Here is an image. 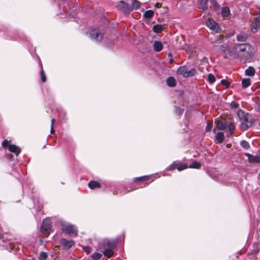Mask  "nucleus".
<instances>
[{
	"instance_id": "obj_1",
	"label": "nucleus",
	"mask_w": 260,
	"mask_h": 260,
	"mask_svg": "<svg viewBox=\"0 0 260 260\" xmlns=\"http://www.w3.org/2000/svg\"><path fill=\"white\" fill-rule=\"evenodd\" d=\"M234 50L237 58L246 61L252 55L254 48L248 44H237L234 46Z\"/></svg>"
},
{
	"instance_id": "obj_2",
	"label": "nucleus",
	"mask_w": 260,
	"mask_h": 260,
	"mask_svg": "<svg viewBox=\"0 0 260 260\" xmlns=\"http://www.w3.org/2000/svg\"><path fill=\"white\" fill-rule=\"evenodd\" d=\"M117 242L113 240L105 239L102 242V247L104 249L103 254L109 258L114 254V249L116 247Z\"/></svg>"
},
{
	"instance_id": "obj_3",
	"label": "nucleus",
	"mask_w": 260,
	"mask_h": 260,
	"mask_svg": "<svg viewBox=\"0 0 260 260\" xmlns=\"http://www.w3.org/2000/svg\"><path fill=\"white\" fill-rule=\"evenodd\" d=\"M237 115L241 122L240 127L242 129L246 130L252 125V120L243 111L239 110Z\"/></svg>"
},
{
	"instance_id": "obj_4",
	"label": "nucleus",
	"mask_w": 260,
	"mask_h": 260,
	"mask_svg": "<svg viewBox=\"0 0 260 260\" xmlns=\"http://www.w3.org/2000/svg\"><path fill=\"white\" fill-rule=\"evenodd\" d=\"M177 73L178 75H180L184 78H187L194 76L196 73V70L193 68L188 70L187 67L184 66L179 67L177 71Z\"/></svg>"
},
{
	"instance_id": "obj_5",
	"label": "nucleus",
	"mask_w": 260,
	"mask_h": 260,
	"mask_svg": "<svg viewBox=\"0 0 260 260\" xmlns=\"http://www.w3.org/2000/svg\"><path fill=\"white\" fill-rule=\"evenodd\" d=\"M90 38L96 42L101 41L103 38V30L97 28H91L89 30Z\"/></svg>"
},
{
	"instance_id": "obj_6",
	"label": "nucleus",
	"mask_w": 260,
	"mask_h": 260,
	"mask_svg": "<svg viewBox=\"0 0 260 260\" xmlns=\"http://www.w3.org/2000/svg\"><path fill=\"white\" fill-rule=\"evenodd\" d=\"M62 230L67 234L71 236H76L78 231L76 228L70 223H63L62 225Z\"/></svg>"
},
{
	"instance_id": "obj_7",
	"label": "nucleus",
	"mask_w": 260,
	"mask_h": 260,
	"mask_svg": "<svg viewBox=\"0 0 260 260\" xmlns=\"http://www.w3.org/2000/svg\"><path fill=\"white\" fill-rule=\"evenodd\" d=\"M117 8L118 10L125 14H129L132 11V8L130 6L122 1H121L117 3Z\"/></svg>"
},
{
	"instance_id": "obj_8",
	"label": "nucleus",
	"mask_w": 260,
	"mask_h": 260,
	"mask_svg": "<svg viewBox=\"0 0 260 260\" xmlns=\"http://www.w3.org/2000/svg\"><path fill=\"white\" fill-rule=\"evenodd\" d=\"M207 25L210 29L216 33L219 32L221 30L219 24L212 19H208L207 22Z\"/></svg>"
},
{
	"instance_id": "obj_9",
	"label": "nucleus",
	"mask_w": 260,
	"mask_h": 260,
	"mask_svg": "<svg viewBox=\"0 0 260 260\" xmlns=\"http://www.w3.org/2000/svg\"><path fill=\"white\" fill-rule=\"evenodd\" d=\"M51 223L49 219H45L42 222L41 230L44 234H48L51 229Z\"/></svg>"
},
{
	"instance_id": "obj_10",
	"label": "nucleus",
	"mask_w": 260,
	"mask_h": 260,
	"mask_svg": "<svg viewBox=\"0 0 260 260\" xmlns=\"http://www.w3.org/2000/svg\"><path fill=\"white\" fill-rule=\"evenodd\" d=\"M260 27V13L258 14L254 18V21L251 24V31L255 33Z\"/></svg>"
},
{
	"instance_id": "obj_11",
	"label": "nucleus",
	"mask_w": 260,
	"mask_h": 260,
	"mask_svg": "<svg viewBox=\"0 0 260 260\" xmlns=\"http://www.w3.org/2000/svg\"><path fill=\"white\" fill-rule=\"evenodd\" d=\"M60 243L64 248L69 249L74 244V242L73 240L68 241L62 238L60 239Z\"/></svg>"
},
{
	"instance_id": "obj_12",
	"label": "nucleus",
	"mask_w": 260,
	"mask_h": 260,
	"mask_svg": "<svg viewBox=\"0 0 260 260\" xmlns=\"http://www.w3.org/2000/svg\"><path fill=\"white\" fill-rule=\"evenodd\" d=\"M248 157V160L250 163H259L260 157L258 155H253L249 153H245Z\"/></svg>"
},
{
	"instance_id": "obj_13",
	"label": "nucleus",
	"mask_w": 260,
	"mask_h": 260,
	"mask_svg": "<svg viewBox=\"0 0 260 260\" xmlns=\"http://www.w3.org/2000/svg\"><path fill=\"white\" fill-rule=\"evenodd\" d=\"M209 0H198V3L199 5L200 9H202V11L206 12L208 10L207 4Z\"/></svg>"
},
{
	"instance_id": "obj_14",
	"label": "nucleus",
	"mask_w": 260,
	"mask_h": 260,
	"mask_svg": "<svg viewBox=\"0 0 260 260\" xmlns=\"http://www.w3.org/2000/svg\"><path fill=\"white\" fill-rule=\"evenodd\" d=\"M9 150L15 153L16 155H18L21 152L20 148L16 145L13 144L9 145Z\"/></svg>"
},
{
	"instance_id": "obj_15",
	"label": "nucleus",
	"mask_w": 260,
	"mask_h": 260,
	"mask_svg": "<svg viewBox=\"0 0 260 260\" xmlns=\"http://www.w3.org/2000/svg\"><path fill=\"white\" fill-rule=\"evenodd\" d=\"M216 127L219 130H225L227 127V123L224 120H218L216 124Z\"/></svg>"
},
{
	"instance_id": "obj_16",
	"label": "nucleus",
	"mask_w": 260,
	"mask_h": 260,
	"mask_svg": "<svg viewBox=\"0 0 260 260\" xmlns=\"http://www.w3.org/2000/svg\"><path fill=\"white\" fill-rule=\"evenodd\" d=\"M153 48L155 51L159 52L162 49V44L160 42L155 41L153 43Z\"/></svg>"
},
{
	"instance_id": "obj_17",
	"label": "nucleus",
	"mask_w": 260,
	"mask_h": 260,
	"mask_svg": "<svg viewBox=\"0 0 260 260\" xmlns=\"http://www.w3.org/2000/svg\"><path fill=\"white\" fill-rule=\"evenodd\" d=\"M224 139V134L222 132H218L216 136V140L217 143H222Z\"/></svg>"
},
{
	"instance_id": "obj_18",
	"label": "nucleus",
	"mask_w": 260,
	"mask_h": 260,
	"mask_svg": "<svg viewBox=\"0 0 260 260\" xmlns=\"http://www.w3.org/2000/svg\"><path fill=\"white\" fill-rule=\"evenodd\" d=\"M167 83L168 86L174 87L176 85V80L173 77H169L167 79Z\"/></svg>"
},
{
	"instance_id": "obj_19",
	"label": "nucleus",
	"mask_w": 260,
	"mask_h": 260,
	"mask_svg": "<svg viewBox=\"0 0 260 260\" xmlns=\"http://www.w3.org/2000/svg\"><path fill=\"white\" fill-rule=\"evenodd\" d=\"M255 73V69L254 68L252 67H249L246 70H245V74L247 76H253L254 75Z\"/></svg>"
},
{
	"instance_id": "obj_20",
	"label": "nucleus",
	"mask_w": 260,
	"mask_h": 260,
	"mask_svg": "<svg viewBox=\"0 0 260 260\" xmlns=\"http://www.w3.org/2000/svg\"><path fill=\"white\" fill-rule=\"evenodd\" d=\"M101 186L100 184L95 181H90L88 183V186L90 188L93 189L95 188L100 187Z\"/></svg>"
},
{
	"instance_id": "obj_21",
	"label": "nucleus",
	"mask_w": 260,
	"mask_h": 260,
	"mask_svg": "<svg viewBox=\"0 0 260 260\" xmlns=\"http://www.w3.org/2000/svg\"><path fill=\"white\" fill-rule=\"evenodd\" d=\"M237 39L239 42H245L247 39V35L245 33H242L237 36Z\"/></svg>"
},
{
	"instance_id": "obj_22",
	"label": "nucleus",
	"mask_w": 260,
	"mask_h": 260,
	"mask_svg": "<svg viewBox=\"0 0 260 260\" xmlns=\"http://www.w3.org/2000/svg\"><path fill=\"white\" fill-rule=\"evenodd\" d=\"M230 14V10L229 7H225L222 8L221 15L223 17H228Z\"/></svg>"
},
{
	"instance_id": "obj_23",
	"label": "nucleus",
	"mask_w": 260,
	"mask_h": 260,
	"mask_svg": "<svg viewBox=\"0 0 260 260\" xmlns=\"http://www.w3.org/2000/svg\"><path fill=\"white\" fill-rule=\"evenodd\" d=\"M228 129H225L226 131H228L229 135H232L235 131V125L232 122H230L228 125L227 124Z\"/></svg>"
},
{
	"instance_id": "obj_24",
	"label": "nucleus",
	"mask_w": 260,
	"mask_h": 260,
	"mask_svg": "<svg viewBox=\"0 0 260 260\" xmlns=\"http://www.w3.org/2000/svg\"><path fill=\"white\" fill-rule=\"evenodd\" d=\"M251 84L250 79L249 78L243 79L242 81V87L244 88L249 87Z\"/></svg>"
},
{
	"instance_id": "obj_25",
	"label": "nucleus",
	"mask_w": 260,
	"mask_h": 260,
	"mask_svg": "<svg viewBox=\"0 0 260 260\" xmlns=\"http://www.w3.org/2000/svg\"><path fill=\"white\" fill-rule=\"evenodd\" d=\"M224 40V37L223 35H221L219 36H217V37L215 38L214 40H212L211 41L212 43H221L223 42Z\"/></svg>"
},
{
	"instance_id": "obj_26",
	"label": "nucleus",
	"mask_w": 260,
	"mask_h": 260,
	"mask_svg": "<svg viewBox=\"0 0 260 260\" xmlns=\"http://www.w3.org/2000/svg\"><path fill=\"white\" fill-rule=\"evenodd\" d=\"M153 30L155 33H159L162 30V26L160 24H156L153 26Z\"/></svg>"
},
{
	"instance_id": "obj_27",
	"label": "nucleus",
	"mask_w": 260,
	"mask_h": 260,
	"mask_svg": "<svg viewBox=\"0 0 260 260\" xmlns=\"http://www.w3.org/2000/svg\"><path fill=\"white\" fill-rule=\"evenodd\" d=\"M154 15V12L152 10H147L144 13V17L145 18H151Z\"/></svg>"
},
{
	"instance_id": "obj_28",
	"label": "nucleus",
	"mask_w": 260,
	"mask_h": 260,
	"mask_svg": "<svg viewBox=\"0 0 260 260\" xmlns=\"http://www.w3.org/2000/svg\"><path fill=\"white\" fill-rule=\"evenodd\" d=\"M240 144V146L245 149H248L250 147L248 142L245 140H242Z\"/></svg>"
},
{
	"instance_id": "obj_29",
	"label": "nucleus",
	"mask_w": 260,
	"mask_h": 260,
	"mask_svg": "<svg viewBox=\"0 0 260 260\" xmlns=\"http://www.w3.org/2000/svg\"><path fill=\"white\" fill-rule=\"evenodd\" d=\"M210 2L211 4V8H213L214 10H216L218 8L219 6L216 0H210Z\"/></svg>"
},
{
	"instance_id": "obj_30",
	"label": "nucleus",
	"mask_w": 260,
	"mask_h": 260,
	"mask_svg": "<svg viewBox=\"0 0 260 260\" xmlns=\"http://www.w3.org/2000/svg\"><path fill=\"white\" fill-rule=\"evenodd\" d=\"M201 167V164L200 162H197V161H193L192 162L189 166L190 168H195V169H199Z\"/></svg>"
},
{
	"instance_id": "obj_31",
	"label": "nucleus",
	"mask_w": 260,
	"mask_h": 260,
	"mask_svg": "<svg viewBox=\"0 0 260 260\" xmlns=\"http://www.w3.org/2000/svg\"><path fill=\"white\" fill-rule=\"evenodd\" d=\"M102 254L100 253L95 252L91 255V258L93 260H98L101 258Z\"/></svg>"
},
{
	"instance_id": "obj_32",
	"label": "nucleus",
	"mask_w": 260,
	"mask_h": 260,
	"mask_svg": "<svg viewBox=\"0 0 260 260\" xmlns=\"http://www.w3.org/2000/svg\"><path fill=\"white\" fill-rule=\"evenodd\" d=\"M132 5V7L135 9H138L140 7V3L137 1L134 0Z\"/></svg>"
},
{
	"instance_id": "obj_33",
	"label": "nucleus",
	"mask_w": 260,
	"mask_h": 260,
	"mask_svg": "<svg viewBox=\"0 0 260 260\" xmlns=\"http://www.w3.org/2000/svg\"><path fill=\"white\" fill-rule=\"evenodd\" d=\"M179 164V161H174L171 165V166L170 167V168L168 169L169 170H174L175 169V168L178 166Z\"/></svg>"
},
{
	"instance_id": "obj_34",
	"label": "nucleus",
	"mask_w": 260,
	"mask_h": 260,
	"mask_svg": "<svg viewBox=\"0 0 260 260\" xmlns=\"http://www.w3.org/2000/svg\"><path fill=\"white\" fill-rule=\"evenodd\" d=\"M208 80L210 83H213L215 81V78L212 74H209L208 76Z\"/></svg>"
},
{
	"instance_id": "obj_35",
	"label": "nucleus",
	"mask_w": 260,
	"mask_h": 260,
	"mask_svg": "<svg viewBox=\"0 0 260 260\" xmlns=\"http://www.w3.org/2000/svg\"><path fill=\"white\" fill-rule=\"evenodd\" d=\"M47 258V254L44 252H42L40 253L39 258L40 260H46Z\"/></svg>"
},
{
	"instance_id": "obj_36",
	"label": "nucleus",
	"mask_w": 260,
	"mask_h": 260,
	"mask_svg": "<svg viewBox=\"0 0 260 260\" xmlns=\"http://www.w3.org/2000/svg\"><path fill=\"white\" fill-rule=\"evenodd\" d=\"M188 168V166L186 164H183V165H181L179 166H178L177 167V170L179 171H182L184 169H186Z\"/></svg>"
},
{
	"instance_id": "obj_37",
	"label": "nucleus",
	"mask_w": 260,
	"mask_h": 260,
	"mask_svg": "<svg viewBox=\"0 0 260 260\" xmlns=\"http://www.w3.org/2000/svg\"><path fill=\"white\" fill-rule=\"evenodd\" d=\"M40 75H41L42 81L43 82H45L46 81V76H45V73H44L43 70L41 71V72L40 73Z\"/></svg>"
},
{
	"instance_id": "obj_38",
	"label": "nucleus",
	"mask_w": 260,
	"mask_h": 260,
	"mask_svg": "<svg viewBox=\"0 0 260 260\" xmlns=\"http://www.w3.org/2000/svg\"><path fill=\"white\" fill-rule=\"evenodd\" d=\"M9 142L7 140H5L3 141V142L2 143V145L3 147L6 148L8 146L9 147Z\"/></svg>"
},
{
	"instance_id": "obj_39",
	"label": "nucleus",
	"mask_w": 260,
	"mask_h": 260,
	"mask_svg": "<svg viewBox=\"0 0 260 260\" xmlns=\"http://www.w3.org/2000/svg\"><path fill=\"white\" fill-rule=\"evenodd\" d=\"M221 83L223 85H224L227 87L230 86V83L226 80H222Z\"/></svg>"
},
{
	"instance_id": "obj_40",
	"label": "nucleus",
	"mask_w": 260,
	"mask_h": 260,
	"mask_svg": "<svg viewBox=\"0 0 260 260\" xmlns=\"http://www.w3.org/2000/svg\"><path fill=\"white\" fill-rule=\"evenodd\" d=\"M83 249L86 252V253L88 254V253H90L91 248L89 246H86V247H84Z\"/></svg>"
},
{
	"instance_id": "obj_41",
	"label": "nucleus",
	"mask_w": 260,
	"mask_h": 260,
	"mask_svg": "<svg viewBox=\"0 0 260 260\" xmlns=\"http://www.w3.org/2000/svg\"><path fill=\"white\" fill-rule=\"evenodd\" d=\"M231 105L232 108H237L239 107V104L235 102H232Z\"/></svg>"
},
{
	"instance_id": "obj_42",
	"label": "nucleus",
	"mask_w": 260,
	"mask_h": 260,
	"mask_svg": "<svg viewBox=\"0 0 260 260\" xmlns=\"http://www.w3.org/2000/svg\"><path fill=\"white\" fill-rule=\"evenodd\" d=\"M212 127V123H208L206 127V129L207 132L210 131Z\"/></svg>"
},
{
	"instance_id": "obj_43",
	"label": "nucleus",
	"mask_w": 260,
	"mask_h": 260,
	"mask_svg": "<svg viewBox=\"0 0 260 260\" xmlns=\"http://www.w3.org/2000/svg\"><path fill=\"white\" fill-rule=\"evenodd\" d=\"M176 112L178 114H181L183 113V110L180 108H176L175 110Z\"/></svg>"
},
{
	"instance_id": "obj_44",
	"label": "nucleus",
	"mask_w": 260,
	"mask_h": 260,
	"mask_svg": "<svg viewBox=\"0 0 260 260\" xmlns=\"http://www.w3.org/2000/svg\"><path fill=\"white\" fill-rule=\"evenodd\" d=\"M147 178H148V176H144L141 177H139V178H137V179L139 180H142L143 181V180H146Z\"/></svg>"
},
{
	"instance_id": "obj_45",
	"label": "nucleus",
	"mask_w": 260,
	"mask_h": 260,
	"mask_svg": "<svg viewBox=\"0 0 260 260\" xmlns=\"http://www.w3.org/2000/svg\"><path fill=\"white\" fill-rule=\"evenodd\" d=\"M50 132H51V134H53L54 132V131L53 129V128L52 126H51Z\"/></svg>"
},
{
	"instance_id": "obj_46",
	"label": "nucleus",
	"mask_w": 260,
	"mask_h": 260,
	"mask_svg": "<svg viewBox=\"0 0 260 260\" xmlns=\"http://www.w3.org/2000/svg\"><path fill=\"white\" fill-rule=\"evenodd\" d=\"M54 122H55V119H52L51 126H53Z\"/></svg>"
},
{
	"instance_id": "obj_47",
	"label": "nucleus",
	"mask_w": 260,
	"mask_h": 260,
	"mask_svg": "<svg viewBox=\"0 0 260 260\" xmlns=\"http://www.w3.org/2000/svg\"><path fill=\"white\" fill-rule=\"evenodd\" d=\"M156 6L157 7V8H159L160 7V4H157Z\"/></svg>"
},
{
	"instance_id": "obj_48",
	"label": "nucleus",
	"mask_w": 260,
	"mask_h": 260,
	"mask_svg": "<svg viewBox=\"0 0 260 260\" xmlns=\"http://www.w3.org/2000/svg\"><path fill=\"white\" fill-rule=\"evenodd\" d=\"M170 62L171 63H172L173 62V59H171L170 60Z\"/></svg>"
},
{
	"instance_id": "obj_49",
	"label": "nucleus",
	"mask_w": 260,
	"mask_h": 260,
	"mask_svg": "<svg viewBox=\"0 0 260 260\" xmlns=\"http://www.w3.org/2000/svg\"><path fill=\"white\" fill-rule=\"evenodd\" d=\"M221 46H216L215 47L217 48V47H221Z\"/></svg>"
}]
</instances>
